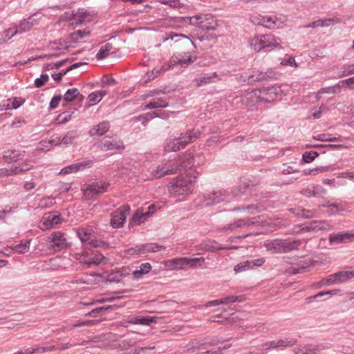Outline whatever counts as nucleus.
I'll list each match as a JSON object with an SVG mask.
<instances>
[{
    "instance_id": "nucleus-1",
    "label": "nucleus",
    "mask_w": 354,
    "mask_h": 354,
    "mask_svg": "<svg viewBox=\"0 0 354 354\" xmlns=\"http://www.w3.org/2000/svg\"><path fill=\"white\" fill-rule=\"evenodd\" d=\"M281 39L272 34L258 35L250 40V46L257 52L269 48L281 49Z\"/></svg>"
},
{
    "instance_id": "nucleus-2",
    "label": "nucleus",
    "mask_w": 354,
    "mask_h": 354,
    "mask_svg": "<svg viewBox=\"0 0 354 354\" xmlns=\"http://www.w3.org/2000/svg\"><path fill=\"white\" fill-rule=\"evenodd\" d=\"M301 244L299 239L291 240L276 239L272 241H267L264 245L268 251L272 253H286L297 250Z\"/></svg>"
},
{
    "instance_id": "nucleus-3",
    "label": "nucleus",
    "mask_w": 354,
    "mask_h": 354,
    "mask_svg": "<svg viewBox=\"0 0 354 354\" xmlns=\"http://www.w3.org/2000/svg\"><path fill=\"white\" fill-rule=\"evenodd\" d=\"M194 181L192 179H187L183 176H178L169 183V192L174 196L189 194L194 189Z\"/></svg>"
},
{
    "instance_id": "nucleus-4",
    "label": "nucleus",
    "mask_w": 354,
    "mask_h": 354,
    "mask_svg": "<svg viewBox=\"0 0 354 354\" xmlns=\"http://www.w3.org/2000/svg\"><path fill=\"white\" fill-rule=\"evenodd\" d=\"M198 131L189 130L183 133L177 139L167 142L166 148L168 151H176L185 147L189 143L196 140L200 136Z\"/></svg>"
},
{
    "instance_id": "nucleus-5",
    "label": "nucleus",
    "mask_w": 354,
    "mask_h": 354,
    "mask_svg": "<svg viewBox=\"0 0 354 354\" xmlns=\"http://www.w3.org/2000/svg\"><path fill=\"white\" fill-rule=\"evenodd\" d=\"M204 263L205 258L203 257H180L167 260L165 265L171 270H181L201 266Z\"/></svg>"
},
{
    "instance_id": "nucleus-6",
    "label": "nucleus",
    "mask_w": 354,
    "mask_h": 354,
    "mask_svg": "<svg viewBox=\"0 0 354 354\" xmlns=\"http://www.w3.org/2000/svg\"><path fill=\"white\" fill-rule=\"evenodd\" d=\"M92 229L89 227H82L77 230V234L85 248H103L109 247V243L102 240H97L93 238Z\"/></svg>"
},
{
    "instance_id": "nucleus-7",
    "label": "nucleus",
    "mask_w": 354,
    "mask_h": 354,
    "mask_svg": "<svg viewBox=\"0 0 354 354\" xmlns=\"http://www.w3.org/2000/svg\"><path fill=\"white\" fill-rule=\"evenodd\" d=\"M282 90L279 86H263L256 91L255 95L259 102H272L281 97Z\"/></svg>"
},
{
    "instance_id": "nucleus-8",
    "label": "nucleus",
    "mask_w": 354,
    "mask_h": 354,
    "mask_svg": "<svg viewBox=\"0 0 354 354\" xmlns=\"http://www.w3.org/2000/svg\"><path fill=\"white\" fill-rule=\"evenodd\" d=\"M129 205L120 207L111 214V225L113 228L122 227L126 221L127 216L130 214Z\"/></svg>"
},
{
    "instance_id": "nucleus-9",
    "label": "nucleus",
    "mask_w": 354,
    "mask_h": 354,
    "mask_svg": "<svg viewBox=\"0 0 354 354\" xmlns=\"http://www.w3.org/2000/svg\"><path fill=\"white\" fill-rule=\"evenodd\" d=\"M98 148L103 151L124 149L122 141L117 136H104L97 144Z\"/></svg>"
},
{
    "instance_id": "nucleus-10",
    "label": "nucleus",
    "mask_w": 354,
    "mask_h": 354,
    "mask_svg": "<svg viewBox=\"0 0 354 354\" xmlns=\"http://www.w3.org/2000/svg\"><path fill=\"white\" fill-rule=\"evenodd\" d=\"M69 247V244L62 232L57 231L53 232L48 237V248L55 251H60Z\"/></svg>"
},
{
    "instance_id": "nucleus-11",
    "label": "nucleus",
    "mask_w": 354,
    "mask_h": 354,
    "mask_svg": "<svg viewBox=\"0 0 354 354\" xmlns=\"http://www.w3.org/2000/svg\"><path fill=\"white\" fill-rule=\"evenodd\" d=\"M354 240V232H340L338 233L330 234L328 236V241L330 245H338L340 243H346Z\"/></svg>"
},
{
    "instance_id": "nucleus-12",
    "label": "nucleus",
    "mask_w": 354,
    "mask_h": 354,
    "mask_svg": "<svg viewBox=\"0 0 354 354\" xmlns=\"http://www.w3.org/2000/svg\"><path fill=\"white\" fill-rule=\"evenodd\" d=\"M161 246L156 243H147L136 245L127 250V254L129 255L145 254L148 252L159 251Z\"/></svg>"
},
{
    "instance_id": "nucleus-13",
    "label": "nucleus",
    "mask_w": 354,
    "mask_h": 354,
    "mask_svg": "<svg viewBox=\"0 0 354 354\" xmlns=\"http://www.w3.org/2000/svg\"><path fill=\"white\" fill-rule=\"evenodd\" d=\"M257 20L259 25L269 29L279 28L283 24L281 17L277 16H260Z\"/></svg>"
},
{
    "instance_id": "nucleus-14",
    "label": "nucleus",
    "mask_w": 354,
    "mask_h": 354,
    "mask_svg": "<svg viewBox=\"0 0 354 354\" xmlns=\"http://www.w3.org/2000/svg\"><path fill=\"white\" fill-rule=\"evenodd\" d=\"M110 184L105 181L93 182L86 186L84 190V194L85 196L102 194L106 192Z\"/></svg>"
},
{
    "instance_id": "nucleus-15",
    "label": "nucleus",
    "mask_w": 354,
    "mask_h": 354,
    "mask_svg": "<svg viewBox=\"0 0 354 354\" xmlns=\"http://www.w3.org/2000/svg\"><path fill=\"white\" fill-rule=\"evenodd\" d=\"M266 262V259L264 258H258L250 260H247L240 263L237 264L234 266V270L235 272H241L243 271L248 270L249 269H254L258 267L263 266V264Z\"/></svg>"
},
{
    "instance_id": "nucleus-16",
    "label": "nucleus",
    "mask_w": 354,
    "mask_h": 354,
    "mask_svg": "<svg viewBox=\"0 0 354 354\" xmlns=\"http://www.w3.org/2000/svg\"><path fill=\"white\" fill-rule=\"evenodd\" d=\"M266 262V259L264 258H258L250 260H247L240 263L237 264L234 266V270L235 272H241L243 271L248 270L249 269H254L258 267L263 266V264Z\"/></svg>"
},
{
    "instance_id": "nucleus-17",
    "label": "nucleus",
    "mask_w": 354,
    "mask_h": 354,
    "mask_svg": "<svg viewBox=\"0 0 354 354\" xmlns=\"http://www.w3.org/2000/svg\"><path fill=\"white\" fill-rule=\"evenodd\" d=\"M220 80L221 78L218 77V74L216 72L209 73H203L197 75L194 78V82L196 86L199 87L203 85L216 82V81H218Z\"/></svg>"
},
{
    "instance_id": "nucleus-18",
    "label": "nucleus",
    "mask_w": 354,
    "mask_h": 354,
    "mask_svg": "<svg viewBox=\"0 0 354 354\" xmlns=\"http://www.w3.org/2000/svg\"><path fill=\"white\" fill-rule=\"evenodd\" d=\"M69 19L72 21V25L78 26L84 22H89L91 20V16L84 9H78L70 14Z\"/></svg>"
},
{
    "instance_id": "nucleus-19",
    "label": "nucleus",
    "mask_w": 354,
    "mask_h": 354,
    "mask_svg": "<svg viewBox=\"0 0 354 354\" xmlns=\"http://www.w3.org/2000/svg\"><path fill=\"white\" fill-rule=\"evenodd\" d=\"M226 196V192L222 190L214 191L204 196L205 205L211 206L223 201Z\"/></svg>"
},
{
    "instance_id": "nucleus-20",
    "label": "nucleus",
    "mask_w": 354,
    "mask_h": 354,
    "mask_svg": "<svg viewBox=\"0 0 354 354\" xmlns=\"http://www.w3.org/2000/svg\"><path fill=\"white\" fill-rule=\"evenodd\" d=\"M169 117L168 114L163 111H153L148 112L143 115H140L134 118L136 122L142 121V124L144 126L147 124V122L156 118H160L162 119H166Z\"/></svg>"
},
{
    "instance_id": "nucleus-21",
    "label": "nucleus",
    "mask_w": 354,
    "mask_h": 354,
    "mask_svg": "<svg viewBox=\"0 0 354 354\" xmlns=\"http://www.w3.org/2000/svg\"><path fill=\"white\" fill-rule=\"evenodd\" d=\"M331 229V225L326 221H312L306 224L303 230L306 232H313L318 230H328Z\"/></svg>"
},
{
    "instance_id": "nucleus-22",
    "label": "nucleus",
    "mask_w": 354,
    "mask_h": 354,
    "mask_svg": "<svg viewBox=\"0 0 354 354\" xmlns=\"http://www.w3.org/2000/svg\"><path fill=\"white\" fill-rule=\"evenodd\" d=\"M256 222L250 220V218H241L236 221L227 224L223 227L225 231H234L239 228L248 227L250 225H253Z\"/></svg>"
},
{
    "instance_id": "nucleus-23",
    "label": "nucleus",
    "mask_w": 354,
    "mask_h": 354,
    "mask_svg": "<svg viewBox=\"0 0 354 354\" xmlns=\"http://www.w3.org/2000/svg\"><path fill=\"white\" fill-rule=\"evenodd\" d=\"M36 24L37 21L32 17L22 20L20 24L15 28V30L14 32L12 33L11 37H13L17 34H21L29 31Z\"/></svg>"
},
{
    "instance_id": "nucleus-24",
    "label": "nucleus",
    "mask_w": 354,
    "mask_h": 354,
    "mask_svg": "<svg viewBox=\"0 0 354 354\" xmlns=\"http://www.w3.org/2000/svg\"><path fill=\"white\" fill-rule=\"evenodd\" d=\"M177 173V169L174 168L173 165L165 164L158 165L156 169L153 171V176L156 178H162L168 174H174Z\"/></svg>"
},
{
    "instance_id": "nucleus-25",
    "label": "nucleus",
    "mask_w": 354,
    "mask_h": 354,
    "mask_svg": "<svg viewBox=\"0 0 354 354\" xmlns=\"http://www.w3.org/2000/svg\"><path fill=\"white\" fill-rule=\"evenodd\" d=\"M91 165L92 162L91 160L72 164L62 169L60 174H69L72 173H76L79 171L83 170L87 166L91 167Z\"/></svg>"
},
{
    "instance_id": "nucleus-26",
    "label": "nucleus",
    "mask_w": 354,
    "mask_h": 354,
    "mask_svg": "<svg viewBox=\"0 0 354 354\" xmlns=\"http://www.w3.org/2000/svg\"><path fill=\"white\" fill-rule=\"evenodd\" d=\"M196 59V57L192 56L189 53H183L176 56L173 62L183 67H186L194 62Z\"/></svg>"
},
{
    "instance_id": "nucleus-27",
    "label": "nucleus",
    "mask_w": 354,
    "mask_h": 354,
    "mask_svg": "<svg viewBox=\"0 0 354 354\" xmlns=\"http://www.w3.org/2000/svg\"><path fill=\"white\" fill-rule=\"evenodd\" d=\"M155 317H142V316H137L136 317H132L127 321H124L122 323V326L127 327V323L131 324H140L145 326H149L151 323L154 322Z\"/></svg>"
},
{
    "instance_id": "nucleus-28",
    "label": "nucleus",
    "mask_w": 354,
    "mask_h": 354,
    "mask_svg": "<svg viewBox=\"0 0 354 354\" xmlns=\"http://www.w3.org/2000/svg\"><path fill=\"white\" fill-rule=\"evenodd\" d=\"M43 224L46 228L51 227L55 225L62 223V218L59 214H55L54 212L46 213L43 216Z\"/></svg>"
},
{
    "instance_id": "nucleus-29",
    "label": "nucleus",
    "mask_w": 354,
    "mask_h": 354,
    "mask_svg": "<svg viewBox=\"0 0 354 354\" xmlns=\"http://www.w3.org/2000/svg\"><path fill=\"white\" fill-rule=\"evenodd\" d=\"M203 14L201 13L198 15H196L193 17H180V19H179L180 22H182L185 26H188L189 27L190 26H194L196 27H198L201 28V25L202 24V19H203Z\"/></svg>"
},
{
    "instance_id": "nucleus-30",
    "label": "nucleus",
    "mask_w": 354,
    "mask_h": 354,
    "mask_svg": "<svg viewBox=\"0 0 354 354\" xmlns=\"http://www.w3.org/2000/svg\"><path fill=\"white\" fill-rule=\"evenodd\" d=\"M203 19L201 25V29L203 30H213L217 26L216 20L211 14H203Z\"/></svg>"
},
{
    "instance_id": "nucleus-31",
    "label": "nucleus",
    "mask_w": 354,
    "mask_h": 354,
    "mask_svg": "<svg viewBox=\"0 0 354 354\" xmlns=\"http://www.w3.org/2000/svg\"><path fill=\"white\" fill-rule=\"evenodd\" d=\"M268 75L266 73L263 72H252L251 74L245 73V75H243V82L248 84H252L257 81H261L266 80L268 77Z\"/></svg>"
},
{
    "instance_id": "nucleus-32",
    "label": "nucleus",
    "mask_w": 354,
    "mask_h": 354,
    "mask_svg": "<svg viewBox=\"0 0 354 354\" xmlns=\"http://www.w3.org/2000/svg\"><path fill=\"white\" fill-rule=\"evenodd\" d=\"M110 128L109 122L103 121L95 125L90 131L89 134L91 136H102L108 131Z\"/></svg>"
},
{
    "instance_id": "nucleus-33",
    "label": "nucleus",
    "mask_w": 354,
    "mask_h": 354,
    "mask_svg": "<svg viewBox=\"0 0 354 354\" xmlns=\"http://www.w3.org/2000/svg\"><path fill=\"white\" fill-rule=\"evenodd\" d=\"M169 106V102H167L166 98L164 97H158L157 99H153L147 104H145L144 107V110L145 109H153L158 108H166Z\"/></svg>"
},
{
    "instance_id": "nucleus-34",
    "label": "nucleus",
    "mask_w": 354,
    "mask_h": 354,
    "mask_svg": "<svg viewBox=\"0 0 354 354\" xmlns=\"http://www.w3.org/2000/svg\"><path fill=\"white\" fill-rule=\"evenodd\" d=\"M108 92L105 90L95 91L90 93L88 96L87 106H91L98 103L104 96L106 95Z\"/></svg>"
},
{
    "instance_id": "nucleus-35",
    "label": "nucleus",
    "mask_w": 354,
    "mask_h": 354,
    "mask_svg": "<svg viewBox=\"0 0 354 354\" xmlns=\"http://www.w3.org/2000/svg\"><path fill=\"white\" fill-rule=\"evenodd\" d=\"M22 170L18 166H12L10 168H1L0 169V178L20 174Z\"/></svg>"
},
{
    "instance_id": "nucleus-36",
    "label": "nucleus",
    "mask_w": 354,
    "mask_h": 354,
    "mask_svg": "<svg viewBox=\"0 0 354 354\" xmlns=\"http://www.w3.org/2000/svg\"><path fill=\"white\" fill-rule=\"evenodd\" d=\"M296 343L297 339L292 337L276 339L277 350H283L287 347H291Z\"/></svg>"
},
{
    "instance_id": "nucleus-37",
    "label": "nucleus",
    "mask_w": 354,
    "mask_h": 354,
    "mask_svg": "<svg viewBox=\"0 0 354 354\" xmlns=\"http://www.w3.org/2000/svg\"><path fill=\"white\" fill-rule=\"evenodd\" d=\"M194 165L193 157L189 156L182 160L179 165L175 166L174 168L177 169V172L186 171L189 169Z\"/></svg>"
},
{
    "instance_id": "nucleus-38",
    "label": "nucleus",
    "mask_w": 354,
    "mask_h": 354,
    "mask_svg": "<svg viewBox=\"0 0 354 354\" xmlns=\"http://www.w3.org/2000/svg\"><path fill=\"white\" fill-rule=\"evenodd\" d=\"M78 137V133L75 130H71L66 132L62 138L61 142L63 145H68L73 142V141Z\"/></svg>"
},
{
    "instance_id": "nucleus-39",
    "label": "nucleus",
    "mask_w": 354,
    "mask_h": 354,
    "mask_svg": "<svg viewBox=\"0 0 354 354\" xmlns=\"http://www.w3.org/2000/svg\"><path fill=\"white\" fill-rule=\"evenodd\" d=\"M79 96L81 99L83 98V95H80L78 89L77 88H73L68 89L62 98H64V101L66 102H71Z\"/></svg>"
},
{
    "instance_id": "nucleus-40",
    "label": "nucleus",
    "mask_w": 354,
    "mask_h": 354,
    "mask_svg": "<svg viewBox=\"0 0 354 354\" xmlns=\"http://www.w3.org/2000/svg\"><path fill=\"white\" fill-rule=\"evenodd\" d=\"M48 47L52 50H62L68 48L70 45L64 39H59L56 41H50Z\"/></svg>"
},
{
    "instance_id": "nucleus-41",
    "label": "nucleus",
    "mask_w": 354,
    "mask_h": 354,
    "mask_svg": "<svg viewBox=\"0 0 354 354\" xmlns=\"http://www.w3.org/2000/svg\"><path fill=\"white\" fill-rule=\"evenodd\" d=\"M313 139L322 142H342L343 140L341 136L332 137L328 133H321L313 136Z\"/></svg>"
},
{
    "instance_id": "nucleus-42",
    "label": "nucleus",
    "mask_w": 354,
    "mask_h": 354,
    "mask_svg": "<svg viewBox=\"0 0 354 354\" xmlns=\"http://www.w3.org/2000/svg\"><path fill=\"white\" fill-rule=\"evenodd\" d=\"M312 266V263L308 261H304L297 268H290L287 272L290 274H296L303 273L308 271V268Z\"/></svg>"
},
{
    "instance_id": "nucleus-43",
    "label": "nucleus",
    "mask_w": 354,
    "mask_h": 354,
    "mask_svg": "<svg viewBox=\"0 0 354 354\" xmlns=\"http://www.w3.org/2000/svg\"><path fill=\"white\" fill-rule=\"evenodd\" d=\"M326 207H328L327 213L329 215L336 214L345 210L342 203H331L327 205Z\"/></svg>"
},
{
    "instance_id": "nucleus-44",
    "label": "nucleus",
    "mask_w": 354,
    "mask_h": 354,
    "mask_svg": "<svg viewBox=\"0 0 354 354\" xmlns=\"http://www.w3.org/2000/svg\"><path fill=\"white\" fill-rule=\"evenodd\" d=\"M24 102H25L24 100H18L16 98H15L13 100L8 99V100H7L6 104H3V105L0 104V106H2L0 109H1V110L6 109H6H10L11 108H12L14 109H17V108L21 106L24 103Z\"/></svg>"
},
{
    "instance_id": "nucleus-45",
    "label": "nucleus",
    "mask_w": 354,
    "mask_h": 354,
    "mask_svg": "<svg viewBox=\"0 0 354 354\" xmlns=\"http://www.w3.org/2000/svg\"><path fill=\"white\" fill-rule=\"evenodd\" d=\"M90 35V31L87 30H79L74 31L69 35V39L72 42L76 43L80 39L84 38Z\"/></svg>"
},
{
    "instance_id": "nucleus-46",
    "label": "nucleus",
    "mask_w": 354,
    "mask_h": 354,
    "mask_svg": "<svg viewBox=\"0 0 354 354\" xmlns=\"http://www.w3.org/2000/svg\"><path fill=\"white\" fill-rule=\"evenodd\" d=\"M245 300V297L244 295H230L223 298L220 299V303L221 304H227L230 303H236V302H243Z\"/></svg>"
},
{
    "instance_id": "nucleus-47",
    "label": "nucleus",
    "mask_w": 354,
    "mask_h": 354,
    "mask_svg": "<svg viewBox=\"0 0 354 354\" xmlns=\"http://www.w3.org/2000/svg\"><path fill=\"white\" fill-rule=\"evenodd\" d=\"M171 66H169L167 68H165V66H161L160 68H154L150 72H147L146 73V80L145 82H149L151 80L154 79L157 76H158L162 72H165L169 69Z\"/></svg>"
},
{
    "instance_id": "nucleus-48",
    "label": "nucleus",
    "mask_w": 354,
    "mask_h": 354,
    "mask_svg": "<svg viewBox=\"0 0 354 354\" xmlns=\"http://www.w3.org/2000/svg\"><path fill=\"white\" fill-rule=\"evenodd\" d=\"M113 46L110 43H106L102 46L96 55V58L98 60H102L106 58L108 55V53L112 49Z\"/></svg>"
},
{
    "instance_id": "nucleus-49",
    "label": "nucleus",
    "mask_w": 354,
    "mask_h": 354,
    "mask_svg": "<svg viewBox=\"0 0 354 354\" xmlns=\"http://www.w3.org/2000/svg\"><path fill=\"white\" fill-rule=\"evenodd\" d=\"M30 245V241H26L25 242H21L19 244L12 246L11 248L18 253L24 254L28 251Z\"/></svg>"
},
{
    "instance_id": "nucleus-50",
    "label": "nucleus",
    "mask_w": 354,
    "mask_h": 354,
    "mask_svg": "<svg viewBox=\"0 0 354 354\" xmlns=\"http://www.w3.org/2000/svg\"><path fill=\"white\" fill-rule=\"evenodd\" d=\"M55 198L53 196L41 198L38 203V207L41 209H47L51 207L55 203Z\"/></svg>"
},
{
    "instance_id": "nucleus-51",
    "label": "nucleus",
    "mask_w": 354,
    "mask_h": 354,
    "mask_svg": "<svg viewBox=\"0 0 354 354\" xmlns=\"http://www.w3.org/2000/svg\"><path fill=\"white\" fill-rule=\"evenodd\" d=\"M57 350L56 346L54 344H50L48 346H39L37 345L35 347L32 348V351L34 353H44L48 352H51Z\"/></svg>"
},
{
    "instance_id": "nucleus-52",
    "label": "nucleus",
    "mask_w": 354,
    "mask_h": 354,
    "mask_svg": "<svg viewBox=\"0 0 354 354\" xmlns=\"http://www.w3.org/2000/svg\"><path fill=\"white\" fill-rule=\"evenodd\" d=\"M301 194L306 197L315 196L319 194V187L314 185L307 186L306 188L303 189Z\"/></svg>"
},
{
    "instance_id": "nucleus-53",
    "label": "nucleus",
    "mask_w": 354,
    "mask_h": 354,
    "mask_svg": "<svg viewBox=\"0 0 354 354\" xmlns=\"http://www.w3.org/2000/svg\"><path fill=\"white\" fill-rule=\"evenodd\" d=\"M319 156L318 152L315 151H306L302 155L303 160L306 163H310L315 160L316 157Z\"/></svg>"
},
{
    "instance_id": "nucleus-54",
    "label": "nucleus",
    "mask_w": 354,
    "mask_h": 354,
    "mask_svg": "<svg viewBox=\"0 0 354 354\" xmlns=\"http://www.w3.org/2000/svg\"><path fill=\"white\" fill-rule=\"evenodd\" d=\"M178 37L189 39L186 35L181 32L176 33L174 32H165V35L162 36V41H166L169 39L173 40L174 38Z\"/></svg>"
},
{
    "instance_id": "nucleus-55",
    "label": "nucleus",
    "mask_w": 354,
    "mask_h": 354,
    "mask_svg": "<svg viewBox=\"0 0 354 354\" xmlns=\"http://www.w3.org/2000/svg\"><path fill=\"white\" fill-rule=\"evenodd\" d=\"M340 91L341 86L339 84H337L335 86L322 88L319 91V93H336L340 92Z\"/></svg>"
},
{
    "instance_id": "nucleus-56",
    "label": "nucleus",
    "mask_w": 354,
    "mask_h": 354,
    "mask_svg": "<svg viewBox=\"0 0 354 354\" xmlns=\"http://www.w3.org/2000/svg\"><path fill=\"white\" fill-rule=\"evenodd\" d=\"M337 283H341L349 279L347 270H342L335 273Z\"/></svg>"
},
{
    "instance_id": "nucleus-57",
    "label": "nucleus",
    "mask_w": 354,
    "mask_h": 354,
    "mask_svg": "<svg viewBox=\"0 0 354 354\" xmlns=\"http://www.w3.org/2000/svg\"><path fill=\"white\" fill-rule=\"evenodd\" d=\"M49 80L48 74H41L40 77L36 78L34 82V86L36 88L43 86Z\"/></svg>"
},
{
    "instance_id": "nucleus-58",
    "label": "nucleus",
    "mask_w": 354,
    "mask_h": 354,
    "mask_svg": "<svg viewBox=\"0 0 354 354\" xmlns=\"http://www.w3.org/2000/svg\"><path fill=\"white\" fill-rule=\"evenodd\" d=\"M71 113H68V112H64V113H62L61 114H59L57 117V122L58 124H65L66 122H68L71 119Z\"/></svg>"
},
{
    "instance_id": "nucleus-59",
    "label": "nucleus",
    "mask_w": 354,
    "mask_h": 354,
    "mask_svg": "<svg viewBox=\"0 0 354 354\" xmlns=\"http://www.w3.org/2000/svg\"><path fill=\"white\" fill-rule=\"evenodd\" d=\"M315 210L301 209L297 212V215L305 218H310L314 216Z\"/></svg>"
},
{
    "instance_id": "nucleus-60",
    "label": "nucleus",
    "mask_w": 354,
    "mask_h": 354,
    "mask_svg": "<svg viewBox=\"0 0 354 354\" xmlns=\"http://www.w3.org/2000/svg\"><path fill=\"white\" fill-rule=\"evenodd\" d=\"M329 170V167H324V166H319L315 168H313L307 173L309 175L315 176L320 173L326 172Z\"/></svg>"
},
{
    "instance_id": "nucleus-61",
    "label": "nucleus",
    "mask_w": 354,
    "mask_h": 354,
    "mask_svg": "<svg viewBox=\"0 0 354 354\" xmlns=\"http://www.w3.org/2000/svg\"><path fill=\"white\" fill-rule=\"evenodd\" d=\"M337 19L333 18L323 19L317 20V27H326L330 26L331 24L337 21Z\"/></svg>"
},
{
    "instance_id": "nucleus-62",
    "label": "nucleus",
    "mask_w": 354,
    "mask_h": 354,
    "mask_svg": "<svg viewBox=\"0 0 354 354\" xmlns=\"http://www.w3.org/2000/svg\"><path fill=\"white\" fill-rule=\"evenodd\" d=\"M261 349L265 351L277 349L276 339L263 343L261 344Z\"/></svg>"
},
{
    "instance_id": "nucleus-63",
    "label": "nucleus",
    "mask_w": 354,
    "mask_h": 354,
    "mask_svg": "<svg viewBox=\"0 0 354 354\" xmlns=\"http://www.w3.org/2000/svg\"><path fill=\"white\" fill-rule=\"evenodd\" d=\"M62 95H55L50 102L49 108L50 109H56L58 106L59 103L62 100Z\"/></svg>"
},
{
    "instance_id": "nucleus-64",
    "label": "nucleus",
    "mask_w": 354,
    "mask_h": 354,
    "mask_svg": "<svg viewBox=\"0 0 354 354\" xmlns=\"http://www.w3.org/2000/svg\"><path fill=\"white\" fill-rule=\"evenodd\" d=\"M230 348V345H225L223 347H218L215 349L209 350L205 352H202L200 354H221V352L227 348Z\"/></svg>"
}]
</instances>
